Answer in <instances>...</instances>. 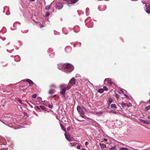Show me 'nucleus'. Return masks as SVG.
I'll return each instance as SVG.
<instances>
[{"label":"nucleus","mask_w":150,"mask_h":150,"mask_svg":"<svg viewBox=\"0 0 150 150\" xmlns=\"http://www.w3.org/2000/svg\"><path fill=\"white\" fill-rule=\"evenodd\" d=\"M64 71L67 73L72 71L74 69L73 66L70 64H64Z\"/></svg>","instance_id":"obj_1"},{"label":"nucleus","mask_w":150,"mask_h":150,"mask_svg":"<svg viewBox=\"0 0 150 150\" xmlns=\"http://www.w3.org/2000/svg\"><path fill=\"white\" fill-rule=\"evenodd\" d=\"M60 88L61 89L60 93L62 94V96L64 98H65V92L66 91V85L65 84H62L60 86Z\"/></svg>","instance_id":"obj_2"},{"label":"nucleus","mask_w":150,"mask_h":150,"mask_svg":"<svg viewBox=\"0 0 150 150\" xmlns=\"http://www.w3.org/2000/svg\"><path fill=\"white\" fill-rule=\"evenodd\" d=\"M56 2V6H55L56 8L58 10L61 9L63 7V5L62 2L59 0H57Z\"/></svg>","instance_id":"obj_3"},{"label":"nucleus","mask_w":150,"mask_h":150,"mask_svg":"<svg viewBox=\"0 0 150 150\" xmlns=\"http://www.w3.org/2000/svg\"><path fill=\"white\" fill-rule=\"evenodd\" d=\"M64 1H66V4H67L69 6H71V5L74 4L79 0H63Z\"/></svg>","instance_id":"obj_4"},{"label":"nucleus","mask_w":150,"mask_h":150,"mask_svg":"<svg viewBox=\"0 0 150 150\" xmlns=\"http://www.w3.org/2000/svg\"><path fill=\"white\" fill-rule=\"evenodd\" d=\"M90 18H88L85 20L86 25H87L88 27H92L93 26V22L90 21Z\"/></svg>","instance_id":"obj_5"},{"label":"nucleus","mask_w":150,"mask_h":150,"mask_svg":"<svg viewBox=\"0 0 150 150\" xmlns=\"http://www.w3.org/2000/svg\"><path fill=\"white\" fill-rule=\"evenodd\" d=\"M77 110L79 113L80 114V116L83 118H84V112L80 106H78L77 107Z\"/></svg>","instance_id":"obj_6"},{"label":"nucleus","mask_w":150,"mask_h":150,"mask_svg":"<svg viewBox=\"0 0 150 150\" xmlns=\"http://www.w3.org/2000/svg\"><path fill=\"white\" fill-rule=\"evenodd\" d=\"M2 144L4 145H6V140L4 137L0 136V145ZM0 150H6V149H0Z\"/></svg>","instance_id":"obj_7"},{"label":"nucleus","mask_w":150,"mask_h":150,"mask_svg":"<svg viewBox=\"0 0 150 150\" xmlns=\"http://www.w3.org/2000/svg\"><path fill=\"white\" fill-rule=\"evenodd\" d=\"M64 64H59L57 65V66L59 70H61L64 71Z\"/></svg>","instance_id":"obj_8"},{"label":"nucleus","mask_w":150,"mask_h":150,"mask_svg":"<svg viewBox=\"0 0 150 150\" xmlns=\"http://www.w3.org/2000/svg\"><path fill=\"white\" fill-rule=\"evenodd\" d=\"M65 137L66 139L69 141L71 142L72 141L71 139V138L69 134H64Z\"/></svg>","instance_id":"obj_9"},{"label":"nucleus","mask_w":150,"mask_h":150,"mask_svg":"<svg viewBox=\"0 0 150 150\" xmlns=\"http://www.w3.org/2000/svg\"><path fill=\"white\" fill-rule=\"evenodd\" d=\"M71 50V48L70 46H68L65 48V51L67 53L70 52Z\"/></svg>","instance_id":"obj_10"},{"label":"nucleus","mask_w":150,"mask_h":150,"mask_svg":"<svg viewBox=\"0 0 150 150\" xmlns=\"http://www.w3.org/2000/svg\"><path fill=\"white\" fill-rule=\"evenodd\" d=\"M106 81H107L109 84L110 85L112 84L113 83V82L112 81L111 79L110 78L105 79L104 82H105Z\"/></svg>","instance_id":"obj_11"},{"label":"nucleus","mask_w":150,"mask_h":150,"mask_svg":"<svg viewBox=\"0 0 150 150\" xmlns=\"http://www.w3.org/2000/svg\"><path fill=\"white\" fill-rule=\"evenodd\" d=\"M146 9V12L148 13H150V6L148 5L146 6V5H145Z\"/></svg>","instance_id":"obj_12"},{"label":"nucleus","mask_w":150,"mask_h":150,"mask_svg":"<svg viewBox=\"0 0 150 150\" xmlns=\"http://www.w3.org/2000/svg\"><path fill=\"white\" fill-rule=\"evenodd\" d=\"M69 82L71 84H75L76 82L75 79L74 78H72L70 80Z\"/></svg>","instance_id":"obj_13"},{"label":"nucleus","mask_w":150,"mask_h":150,"mask_svg":"<svg viewBox=\"0 0 150 150\" xmlns=\"http://www.w3.org/2000/svg\"><path fill=\"white\" fill-rule=\"evenodd\" d=\"M26 81L29 83L30 84V86L33 85L34 83L33 81L30 79H27L25 80Z\"/></svg>","instance_id":"obj_14"},{"label":"nucleus","mask_w":150,"mask_h":150,"mask_svg":"<svg viewBox=\"0 0 150 150\" xmlns=\"http://www.w3.org/2000/svg\"><path fill=\"white\" fill-rule=\"evenodd\" d=\"M99 145L102 149L105 150L106 149V146L105 144H104L100 143Z\"/></svg>","instance_id":"obj_15"},{"label":"nucleus","mask_w":150,"mask_h":150,"mask_svg":"<svg viewBox=\"0 0 150 150\" xmlns=\"http://www.w3.org/2000/svg\"><path fill=\"white\" fill-rule=\"evenodd\" d=\"M8 10V8L7 6H5L4 8V10L3 11L4 13H5V12L6 11V14L7 15H8L9 14V13H7V11Z\"/></svg>","instance_id":"obj_16"},{"label":"nucleus","mask_w":150,"mask_h":150,"mask_svg":"<svg viewBox=\"0 0 150 150\" xmlns=\"http://www.w3.org/2000/svg\"><path fill=\"white\" fill-rule=\"evenodd\" d=\"M74 31L76 33L79 32L80 30L79 27L78 26H76L74 28Z\"/></svg>","instance_id":"obj_17"},{"label":"nucleus","mask_w":150,"mask_h":150,"mask_svg":"<svg viewBox=\"0 0 150 150\" xmlns=\"http://www.w3.org/2000/svg\"><path fill=\"white\" fill-rule=\"evenodd\" d=\"M62 31L64 34H67L68 33V31L66 28H63L62 29Z\"/></svg>","instance_id":"obj_18"},{"label":"nucleus","mask_w":150,"mask_h":150,"mask_svg":"<svg viewBox=\"0 0 150 150\" xmlns=\"http://www.w3.org/2000/svg\"><path fill=\"white\" fill-rule=\"evenodd\" d=\"M55 91L54 89L51 88L49 91V93L50 94H53L54 93Z\"/></svg>","instance_id":"obj_19"},{"label":"nucleus","mask_w":150,"mask_h":150,"mask_svg":"<svg viewBox=\"0 0 150 150\" xmlns=\"http://www.w3.org/2000/svg\"><path fill=\"white\" fill-rule=\"evenodd\" d=\"M14 59L16 61H19L20 60V57L19 56H16L15 57Z\"/></svg>","instance_id":"obj_20"},{"label":"nucleus","mask_w":150,"mask_h":150,"mask_svg":"<svg viewBox=\"0 0 150 150\" xmlns=\"http://www.w3.org/2000/svg\"><path fill=\"white\" fill-rule=\"evenodd\" d=\"M110 107L112 108H114L115 109H116L117 108V107L115 104H112L111 105Z\"/></svg>","instance_id":"obj_21"},{"label":"nucleus","mask_w":150,"mask_h":150,"mask_svg":"<svg viewBox=\"0 0 150 150\" xmlns=\"http://www.w3.org/2000/svg\"><path fill=\"white\" fill-rule=\"evenodd\" d=\"M52 3H51L50 5L46 6L45 7V9L46 10H49L50 9V6H51V5Z\"/></svg>","instance_id":"obj_22"},{"label":"nucleus","mask_w":150,"mask_h":150,"mask_svg":"<svg viewBox=\"0 0 150 150\" xmlns=\"http://www.w3.org/2000/svg\"><path fill=\"white\" fill-rule=\"evenodd\" d=\"M120 104L121 105V107L123 108H125L127 107V104L125 103H122Z\"/></svg>","instance_id":"obj_23"},{"label":"nucleus","mask_w":150,"mask_h":150,"mask_svg":"<svg viewBox=\"0 0 150 150\" xmlns=\"http://www.w3.org/2000/svg\"><path fill=\"white\" fill-rule=\"evenodd\" d=\"M60 125L62 129L64 132H66V129L64 127L63 125L61 123L60 124Z\"/></svg>","instance_id":"obj_24"},{"label":"nucleus","mask_w":150,"mask_h":150,"mask_svg":"<svg viewBox=\"0 0 150 150\" xmlns=\"http://www.w3.org/2000/svg\"><path fill=\"white\" fill-rule=\"evenodd\" d=\"M141 120V122H143L145 124H149L150 123L149 122V121H146V120Z\"/></svg>","instance_id":"obj_25"},{"label":"nucleus","mask_w":150,"mask_h":150,"mask_svg":"<svg viewBox=\"0 0 150 150\" xmlns=\"http://www.w3.org/2000/svg\"><path fill=\"white\" fill-rule=\"evenodd\" d=\"M98 92L102 93L104 91L103 88H100L98 90Z\"/></svg>","instance_id":"obj_26"},{"label":"nucleus","mask_w":150,"mask_h":150,"mask_svg":"<svg viewBox=\"0 0 150 150\" xmlns=\"http://www.w3.org/2000/svg\"><path fill=\"white\" fill-rule=\"evenodd\" d=\"M81 43L80 42H77L75 43H74V46L75 47H76L77 45H78V46H81Z\"/></svg>","instance_id":"obj_27"},{"label":"nucleus","mask_w":150,"mask_h":150,"mask_svg":"<svg viewBox=\"0 0 150 150\" xmlns=\"http://www.w3.org/2000/svg\"><path fill=\"white\" fill-rule=\"evenodd\" d=\"M117 147L116 146H114L110 148L109 150H116Z\"/></svg>","instance_id":"obj_28"},{"label":"nucleus","mask_w":150,"mask_h":150,"mask_svg":"<svg viewBox=\"0 0 150 150\" xmlns=\"http://www.w3.org/2000/svg\"><path fill=\"white\" fill-rule=\"evenodd\" d=\"M40 107L43 110H46V108L43 105H41L40 106Z\"/></svg>","instance_id":"obj_29"},{"label":"nucleus","mask_w":150,"mask_h":150,"mask_svg":"<svg viewBox=\"0 0 150 150\" xmlns=\"http://www.w3.org/2000/svg\"><path fill=\"white\" fill-rule=\"evenodd\" d=\"M50 87L51 88H56V86L54 84H52L50 85Z\"/></svg>","instance_id":"obj_30"},{"label":"nucleus","mask_w":150,"mask_h":150,"mask_svg":"<svg viewBox=\"0 0 150 150\" xmlns=\"http://www.w3.org/2000/svg\"><path fill=\"white\" fill-rule=\"evenodd\" d=\"M18 24V25L20 24V23L18 22H16V23H15L13 24V26L14 27H15Z\"/></svg>","instance_id":"obj_31"},{"label":"nucleus","mask_w":150,"mask_h":150,"mask_svg":"<svg viewBox=\"0 0 150 150\" xmlns=\"http://www.w3.org/2000/svg\"><path fill=\"white\" fill-rule=\"evenodd\" d=\"M18 101L21 104H22L25 105L24 103V102H22V100L20 99H19L18 100Z\"/></svg>","instance_id":"obj_32"},{"label":"nucleus","mask_w":150,"mask_h":150,"mask_svg":"<svg viewBox=\"0 0 150 150\" xmlns=\"http://www.w3.org/2000/svg\"><path fill=\"white\" fill-rule=\"evenodd\" d=\"M108 104H109V105H110V104L112 102V100L111 98H109L108 99Z\"/></svg>","instance_id":"obj_33"},{"label":"nucleus","mask_w":150,"mask_h":150,"mask_svg":"<svg viewBox=\"0 0 150 150\" xmlns=\"http://www.w3.org/2000/svg\"><path fill=\"white\" fill-rule=\"evenodd\" d=\"M145 109L146 111H148L149 109H150V105L147 106L145 108Z\"/></svg>","instance_id":"obj_34"},{"label":"nucleus","mask_w":150,"mask_h":150,"mask_svg":"<svg viewBox=\"0 0 150 150\" xmlns=\"http://www.w3.org/2000/svg\"><path fill=\"white\" fill-rule=\"evenodd\" d=\"M132 106V104L131 103H129V104H127V108L128 107H131Z\"/></svg>","instance_id":"obj_35"},{"label":"nucleus","mask_w":150,"mask_h":150,"mask_svg":"<svg viewBox=\"0 0 150 150\" xmlns=\"http://www.w3.org/2000/svg\"><path fill=\"white\" fill-rule=\"evenodd\" d=\"M50 15V13L49 12H47L45 14V16L46 17H47L49 16Z\"/></svg>","instance_id":"obj_36"},{"label":"nucleus","mask_w":150,"mask_h":150,"mask_svg":"<svg viewBox=\"0 0 150 150\" xmlns=\"http://www.w3.org/2000/svg\"><path fill=\"white\" fill-rule=\"evenodd\" d=\"M37 96V94H35L32 95V97L33 98H36Z\"/></svg>","instance_id":"obj_37"},{"label":"nucleus","mask_w":150,"mask_h":150,"mask_svg":"<svg viewBox=\"0 0 150 150\" xmlns=\"http://www.w3.org/2000/svg\"><path fill=\"white\" fill-rule=\"evenodd\" d=\"M42 99V98L40 97H38L37 98V100H38L39 102L41 101Z\"/></svg>","instance_id":"obj_38"},{"label":"nucleus","mask_w":150,"mask_h":150,"mask_svg":"<svg viewBox=\"0 0 150 150\" xmlns=\"http://www.w3.org/2000/svg\"><path fill=\"white\" fill-rule=\"evenodd\" d=\"M71 87V86L70 85H67V90H69V89H70Z\"/></svg>","instance_id":"obj_39"},{"label":"nucleus","mask_w":150,"mask_h":150,"mask_svg":"<svg viewBox=\"0 0 150 150\" xmlns=\"http://www.w3.org/2000/svg\"><path fill=\"white\" fill-rule=\"evenodd\" d=\"M103 89H104V91L105 90V91H107L108 89V88L106 86H104Z\"/></svg>","instance_id":"obj_40"},{"label":"nucleus","mask_w":150,"mask_h":150,"mask_svg":"<svg viewBox=\"0 0 150 150\" xmlns=\"http://www.w3.org/2000/svg\"><path fill=\"white\" fill-rule=\"evenodd\" d=\"M69 145L70 146L72 147L74 145V143H71L69 144Z\"/></svg>","instance_id":"obj_41"},{"label":"nucleus","mask_w":150,"mask_h":150,"mask_svg":"<svg viewBox=\"0 0 150 150\" xmlns=\"http://www.w3.org/2000/svg\"><path fill=\"white\" fill-rule=\"evenodd\" d=\"M0 121L1 122H2V123H3V124H5V125H7L6 123H5V122H3V121H2V120H0ZM8 126L10 127H11V126H8Z\"/></svg>","instance_id":"obj_42"},{"label":"nucleus","mask_w":150,"mask_h":150,"mask_svg":"<svg viewBox=\"0 0 150 150\" xmlns=\"http://www.w3.org/2000/svg\"><path fill=\"white\" fill-rule=\"evenodd\" d=\"M54 55V53H52L50 54V55L51 57H53V56Z\"/></svg>","instance_id":"obj_43"},{"label":"nucleus","mask_w":150,"mask_h":150,"mask_svg":"<svg viewBox=\"0 0 150 150\" xmlns=\"http://www.w3.org/2000/svg\"><path fill=\"white\" fill-rule=\"evenodd\" d=\"M115 96L117 98V99L119 98V96L118 94H116Z\"/></svg>","instance_id":"obj_44"},{"label":"nucleus","mask_w":150,"mask_h":150,"mask_svg":"<svg viewBox=\"0 0 150 150\" xmlns=\"http://www.w3.org/2000/svg\"><path fill=\"white\" fill-rule=\"evenodd\" d=\"M13 49L12 50H9L8 49H7V51L9 52V53H11V52L13 50Z\"/></svg>","instance_id":"obj_45"},{"label":"nucleus","mask_w":150,"mask_h":150,"mask_svg":"<svg viewBox=\"0 0 150 150\" xmlns=\"http://www.w3.org/2000/svg\"><path fill=\"white\" fill-rule=\"evenodd\" d=\"M127 148L122 147L120 149V150H126Z\"/></svg>","instance_id":"obj_46"},{"label":"nucleus","mask_w":150,"mask_h":150,"mask_svg":"<svg viewBox=\"0 0 150 150\" xmlns=\"http://www.w3.org/2000/svg\"><path fill=\"white\" fill-rule=\"evenodd\" d=\"M76 147L77 149H79L81 148V146L79 145H77Z\"/></svg>","instance_id":"obj_47"},{"label":"nucleus","mask_w":150,"mask_h":150,"mask_svg":"<svg viewBox=\"0 0 150 150\" xmlns=\"http://www.w3.org/2000/svg\"><path fill=\"white\" fill-rule=\"evenodd\" d=\"M39 25L40 28H42L44 27V25L41 23Z\"/></svg>","instance_id":"obj_48"},{"label":"nucleus","mask_w":150,"mask_h":150,"mask_svg":"<svg viewBox=\"0 0 150 150\" xmlns=\"http://www.w3.org/2000/svg\"><path fill=\"white\" fill-rule=\"evenodd\" d=\"M80 77V75L79 74H76V78H77V77Z\"/></svg>","instance_id":"obj_49"},{"label":"nucleus","mask_w":150,"mask_h":150,"mask_svg":"<svg viewBox=\"0 0 150 150\" xmlns=\"http://www.w3.org/2000/svg\"><path fill=\"white\" fill-rule=\"evenodd\" d=\"M102 113L101 112H97V114H98L99 115H100L101 114H102Z\"/></svg>","instance_id":"obj_50"},{"label":"nucleus","mask_w":150,"mask_h":150,"mask_svg":"<svg viewBox=\"0 0 150 150\" xmlns=\"http://www.w3.org/2000/svg\"><path fill=\"white\" fill-rule=\"evenodd\" d=\"M111 112L113 113H116V112L114 110H112L111 111Z\"/></svg>","instance_id":"obj_51"},{"label":"nucleus","mask_w":150,"mask_h":150,"mask_svg":"<svg viewBox=\"0 0 150 150\" xmlns=\"http://www.w3.org/2000/svg\"><path fill=\"white\" fill-rule=\"evenodd\" d=\"M48 107H49V108H52V106L51 105H48Z\"/></svg>","instance_id":"obj_52"},{"label":"nucleus","mask_w":150,"mask_h":150,"mask_svg":"<svg viewBox=\"0 0 150 150\" xmlns=\"http://www.w3.org/2000/svg\"><path fill=\"white\" fill-rule=\"evenodd\" d=\"M28 30H24V32L22 31V32L23 33H27L28 32Z\"/></svg>","instance_id":"obj_53"},{"label":"nucleus","mask_w":150,"mask_h":150,"mask_svg":"<svg viewBox=\"0 0 150 150\" xmlns=\"http://www.w3.org/2000/svg\"><path fill=\"white\" fill-rule=\"evenodd\" d=\"M98 9L100 11H103V10H105V8L103 10H101L100 9V8H99V7H98Z\"/></svg>","instance_id":"obj_54"},{"label":"nucleus","mask_w":150,"mask_h":150,"mask_svg":"<svg viewBox=\"0 0 150 150\" xmlns=\"http://www.w3.org/2000/svg\"><path fill=\"white\" fill-rule=\"evenodd\" d=\"M142 2L143 4H145L146 2V1H142Z\"/></svg>","instance_id":"obj_55"},{"label":"nucleus","mask_w":150,"mask_h":150,"mask_svg":"<svg viewBox=\"0 0 150 150\" xmlns=\"http://www.w3.org/2000/svg\"><path fill=\"white\" fill-rule=\"evenodd\" d=\"M35 0H29V1L30 2H32V1H35Z\"/></svg>","instance_id":"obj_56"},{"label":"nucleus","mask_w":150,"mask_h":150,"mask_svg":"<svg viewBox=\"0 0 150 150\" xmlns=\"http://www.w3.org/2000/svg\"><path fill=\"white\" fill-rule=\"evenodd\" d=\"M55 97V95H54L52 96V97L54 98Z\"/></svg>","instance_id":"obj_57"},{"label":"nucleus","mask_w":150,"mask_h":150,"mask_svg":"<svg viewBox=\"0 0 150 150\" xmlns=\"http://www.w3.org/2000/svg\"><path fill=\"white\" fill-rule=\"evenodd\" d=\"M7 124H11V122H9V121H7V122H6Z\"/></svg>","instance_id":"obj_58"},{"label":"nucleus","mask_w":150,"mask_h":150,"mask_svg":"<svg viewBox=\"0 0 150 150\" xmlns=\"http://www.w3.org/2000/svg\"><path fill=\"white\" fill-rule=\"evenodd\" d=\"M124 95L127 98H128V96H127V95L126 94H124Z\"/></svg>","instance_id":"obj_59"},{"label":"nucleus","mask_w":150,"mask_h":150,"mask_svg":"<svg viewBox=\"0 0 150 150\" xmlns=\"http://www.w3.org/2000/svg\"><path fill=\"white\" fill-rule=\"evenodd\" d=\"M85 144L86 145L88 144V142H85Z\"/></svg>","instance_id":"obj_60"},{"label":"nucleus","mask_w":150,"mask_h":150,"mask_svg":"<svg viewBox=\"0 0 150 150\" xmlns=\"http://www.w3.org/2000/svg\"><path fill=\"white\" fill-rule=\"evenodd\" d=\"M88 8H87L86 9V11L87 12V11H88Z\"/></svg>","instance_id":"obj_61"},{"label":"nucleus","mask_w":150,"mask_h":150,"mask_svg":"<svg viewBox=\"0 0 150 150\" xmlns=\"http://www.w3.org/2000/svg\"><path fill=\"white\" fill-rule=\"evenodd\" d=\"M121 91L123 93H124V92L123 90L122 89L121 90Z\"/></svg>","instance_id":"obj_62"},{"label":"nucleus","mask_w":150,"mask_h":150,"mask_svg":"<svg viewBox=\"0 0 150 150\" xmlns=\"http://www.w3.org/2000/svg\"><path fill=\"white\" fill-rule=\"evenodd\" d=\"M36 108L38 109H40V108L39 107H37Z\"/></svg>","instance_id":"obj_63"},{"label":"nucleus","mask_w":150,"mask_h":150,"mask_svg":"<svg viewBox=\"0 0 150 150\" xmlns=\"http://www.w3.org/2000/svg\"><path fill=\"white\" fill-rule=\"evenodd\" d=\"M148 118L149 119H150V116H148Z\"/></svg>","instance_id":"obj_64"}]
</instances>
